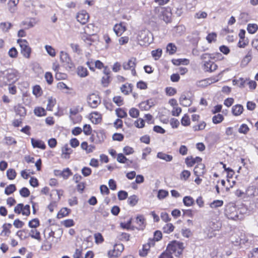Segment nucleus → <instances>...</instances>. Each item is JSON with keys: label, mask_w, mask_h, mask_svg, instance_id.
Returning a JSON list of instances; mask_svg holds the SVG:
<instances>
[{"label": "nucleus", "mask_w": 258, "mask_h": 258, "mask_svg": "<svg viewBox=\"0 0 258 258\" xmlns=\"http://www.w3.org/2000/svg\"><path fill=\"white\" fill-rule=\"evenodd\" d=\"M73 174V172L69 168L64 169L60 173V176L64 179H68L70 176Z\"/></svg>", "instance_id": "58"}, {"label": "nucleus", "mask_w": 258, "mask_h": 258, "mask_svg": "<svg viewBox=\"0 0 258 258\" xmlns=\"http://www.w3.org/2000/svg\"><path fill=\"white\" fill-rule=\"evenodd\" d=\"M206 172V166L202 162L197 164L194 169V174L196 176H204Z\"/></svg>", "instance_id": "13"}, {"label": "nucleus", "mask_w": 258, "mask_h": 258, "mask_svg": "<svg viewBox=\"0 0 258 258\" xmlns=\"http://www.w3.org/2000/svg\"><path fill=\"white\" fill-rule=\"evenodd\" d=\"M4 141L5 144L8 146L15 145L17 144V141L12 137H5L4 138Z\"/></svg>", "instance_id": "53"}, {"label": "nucleus", "mask_w": 258, "mask_h": 258, "mask_svg": "<svg viewBox=\"0 0 258 258\" xmlns=\"http://www.w3.org/2000/svg\"><path fill=\"white\" fill-rule=\"evenodd\" d=\"M60 60L62 62L67 64H69L71 61L69 54L63 51L60 52Z\"/></svg>", "instance_id": "35"}, {"label": "nucleus", "mask_w": 258, "mask_h": 258, "mask_svg": "<svg viewBox=\"0 0 258 258\" xmlns=\"http://www.w3.org/2000/svg\"><path fill=\"white\" fill-rule=\"evenodd\" d=\"M136 223L138 225L137 229L139 230H143L146 226V220L143 215H138L136 218Z\"/></svg>", "instance_id": "24"}, {"label": "nucleus", "mask_w": 258, "mask_h": 258, "mask_svg": "<svg viewBox=\"0 0 258 258\" xmlns=\"http://www.w3.org/2000/svg\"><path fill=\"white\" fill-rule=\"evenodd\" d=\"M14 111L17 115L24 117L26 115V108L21 104H18L14 106Z\"/></svg>", "instance_id": "22"}, {"label": "nucleus", "mask_w": 258, "mask_h": 258, "mask_svg": "<svg viewBox=\"0 0 258 258\" xmlns=\"http://www.w3.org/2000/svg\"><path fill=\"white\" fill-rule=\"evenodd\" d=\"M77 73L78 75L82 78L86 77L89 75L87 68L83 66H79L77 68Z\"/></svg>", "instance_id": "33"}, {"label": "nucleus", "mask_w": 258, "mask_h": 258, "mask_svg": "<svg viewBox=\"0 0 258 258\" xmlns=\"http://www.w3.org/2000/svg\"><path fill=\"white\" fill-rule=\"evenodd\" d=\"M139 201V198L137 196L134 195L128 198L127 203L131 206H135Z\"/></svg>", "instance_id": "46"}, {"label": "nucleus", "mask_w": 258, "mask_h": 258, "mask_svg": "<svg viewBox=\"0 0 258 258\" xmlns=\"http://www.w3.org/2000/svg\"><path fill=\"white\" fill-rule=\"evenodd\" d=\"M16 176L17 172L15 169L10 168L7 171V176L9 180H14L16 177Z\"/></svg>", "instance_id": "52"}, {"label": "nucleus", "mask_w": 258, "mask_h": 258, "mask_svg": "<svg viewBox=\"0 0 258 258\" xmlns=\"http://www.w3.org/2000/svg\"><path fill=\"white\" fill-rule=\"evenodd\" d=\"M129 115L133 118H138L140 115L139 110L135 107H132L129 110Z\"/></svg>", "instance_id": "63"}, {"label": "nucleus", "mask_w": 258, "mask_h": 258, "mask_svg": "<svg viewBox=\"0 0 258 258\" xmlns=\"http://www.w3.org/2000/svg\"><path fill=\"white\" fill-rule=\"evenodd\" d=\"M154 240L148 239V242L143 244L142 249L140 250L139 254L142 256H146L151 247L154 246Z\"/></svg>", "instance_id": "14"}, {"label": "nucleus", "mask_w": 258, "mask_h": 258, "mask_svg": "<svg viewBox=\"0 0 258 258\" xmlns=\"http://www.w3.org/2000/svg\"><path fill=\"white\" fill-rule=\"evenodd\" d=\"M116 115L118 118H124L127 117V113L126 109L124 108H117L115 110Z\"/></svg>", "instance_id": "32"}, {"label": "nucleus", "mask_w": 258, "mask_h": 258, "mask_svg": "<svg viewBox=\"0 0 258 258\" xmlns=\"http://www.w3.org/2000/svg\"><path fill=\"white\" fill-rule=\"evenodd\" d=\"M29 236L38 241H41L42 240L40 232L37 228H31L29 233Z\"/></svg>", "instance_id": "28"}, {"label": "nucleus", "mask_w": 258, "mask_h": 258, "mask_svg": "<svg viewBox=\"0 0 258 258\" xmlns=\"http://www.w3.org/2000/svg\"><path fill=\"white\" fill-rule=\"evenodd\" d=\"M113 102L118 106H122L124 104V99L121 96H115L112 98Z\"/></svg>", "instance_id": "55"}, {"label": "nucleus", "mask_w": 258, "mask_h": 258, "mask_svg": "<svg viewBox=\"0 0 258 258\" xmlns=\"http://www.w3.org/2000/svg\"><path fill=\"white\" fill-rule=\"evenodd\" d=\"M12 225L10 223H5L3 226V230L1 232V235L8 237L10 235L11 233V228H12Z\"/></svg>", "instance_id": "30"}, {"label": "nucleus", "mask_w": 258, "mask_h": 258, "mask_svg": "<svg viewBox=\"0 0 258 258\" xmlns=\"http://www.w3.org/2000/svg\"><path fill=\"white\" fill-rule=\"evenodd\" d=\"M81 147L82 149L85 150L87 154L91 153L94 151L96 147L93 145H88L87 142H83L81 144Z\"/></svg>", "instance_id": "29"}, {"label": "nucleus", "mask_w": 258, "mask_h": 258, "mask_svg": "<svg viewBox=\"0 0 258 258\" xmlns=\"http://www.w3.org/2000/svg\"><path fill=\"white\" fill-rule=\"evenodd\" d=\"M174 228L175 227L172 223H168L163 227L162 230L164 233L169 234L174 231Z\"/></svg>", "instance_id": "40"}, {"label": "nucleus", "mask_w": 258, "mask_h": 258, "mask_svg": "<svg viewBox=\"0 0 258 258\" xmlns=\"http://www.w3.org/2000/svg\"><path fill=\"white\" fill-rule=\"evenodd\" d=\"M56 99L52 97H50L48 99V103L46 106V109L48 111H52L53 108L56 104Z\"/></svg>", "instance_id": "44"}, {"label": "nucleus", "mask_w": 258, "mask_h": 258, "mask_svg": "<svg viewBox=\"0 0 258 258\" xmlns=\"http://www.w3.org/2000/svg\"><path fill=\"white\" fill-rule=\"evenodd\" d=\"M151 54L155 60H158L162 55V50L160 48H158L157 49L152 50L151 51Z\"/></svg>", "instance_id": "60"}, {"label": "nucleus", "mask_w": 258, "mask_h": 258, "mask_svg": "<svg viewBox=\"0 0 258 258\" xmlns=\"http://www.w3.org/2000/svg\"><path fill=\"white\" fill-rule=\"evenodd\" d=\"M206 125V122L204 121H202L197 124L193 125L192 129L195 132L203 131L205 128Z\"/></svg>", "instance_id": "41"}, {"label": "nucleus", "mask_w": 258, "mask_h": 258, "mask_svg": "<svg viewBox=\"0 0 258 258\" xmlns=\"http://www.w3.org/2000/svg\"><path fill=\"white\" fill-rule=\"evenodd\" d=\"M72 210L67 207H63L58 212L56 217L57 219H61L68 216L71 213Z\"/></svg>", "instance_id": "26"}, {"label": "nucleus", "mask_w": 258, "mask_h": 258, "mask_svg": "<svg viewBox=\"0 0 258 258\" xmlns=\"http://www.w3.org/2000/svg\"><path fill=\"white\" fill-rule=\"evenodd\" d=\"M137 64V59L135 57H132L128 60L127 62H124L122 64V67L124 70H130L133 76L137 74L136 67Z\"/></svg>", "instance_id": "9"}, {"label": "nucleus", "mask_w": 258, "mask_h": 258, "mask_svg": "<svg viewBox=\"0 0 258 258\" xmlns=\"http://www.w3.org/2000/svg\"><path fill=\"white\" fill-rule=\"evenodd\" d=\"M90 119L94 124H98L101 122L102 120V115L97 111L92 112L90 114Z\"/></svg>", "instance_id": "20"}, {"label": "nucleus", "mask_w": 258, "mask_h": 258, "mask_svg": "<svg viewBox=\"0 0 258 258\" xmlns=\"http://www.w3.org/2000/svg\"><path fill=\"white\" fill-rule=\"evenodd\" d=\"M245 201H249L254 205L258 204V188L256 186H248L245 190Z\"/></svg>", "instance_id": "2"}, {"label": "nucleus", "mask_w": 258, "mask_h": 258, "mask_svg": "<svg viewBox=\"0 0 258 258\" xmlns=\"http://www.w3.org/2000/svg\"><path fill=\"white\" fill-rule=\"evenodd\" d=\"M167 50L170 54H173L176 52L177 47L174 44L170 43L167 46Z\"/></svg>", "instance_id": "64"}, {"label": "nucleus", "mask_w": 258, "mask_h": 258, "mask_svg": "<svg viewBox=\"0 0 258 258\" xmlns=\"http://www.w3.org/2000/svg\"><path fill=\"white\" fill-rule=\"evenodd\" d=\"M17 190V187L14 184L8 185L5 189V194L8 196L11 195Z\"/></svg>", "instance_id": "47"}, {"label": "nucleus", "mask_w": 258, "mask_h": 258, "mask_svg": "<svg viewBox=\"0 0 258 258\" xmlns=\"http://www.w3.org/2000/svg\"><path fill=\"white\" fill-rule=\"evenodd\" d=\"M202 158L200 157H194L192 156H188L185 158V163L187 167H191L195 164H198L200 162H202Z\"/></svg>", "instance_id": "12"}, {"label": "nucleus", "mask_w": 258, "mask_h": 258, "mask_svg": "<svg viewBox=\"0 0 258 258\" xmlns=\"http://www.w3.org/2000/svg\"><path fill=\"white\" fill-rule=\"evenodd\" d=\"M212 82L210 79H206L199 81L197 82V86L200 87L205 88L209 86Z\"/></svg>", "instance_id": "56"}, {"label": "nucleus", "mask_w": 258, "mask_h": 258, "mask_svg": "<svg viewBox=\"0 0 258 258\" xmlns=\"http://www.w3.org/2000/svg\"><path fill=\"white\" fill-rule=\"evenodd\" d=\"M20 0H9L7 3V8L11 13H15L18 10V5Z\"/></svg>", "instance_id": "19"}, {"label": "nucleus", "mask_w": 258, "mask_h": 258, "mask_svg": "<svg viewBox=\"0 0 258 258\" xmlns=\"http://www.w3.org/2000/svg\"><path fill=\"white\" fill-rule=\"evenodd\" d=\"M31 142L32 146L34 148H39L41 150H45L46 148L45 143L41 140L31 138Z\"/></svg>", "instance_id": "21"}, {"label": "nucleus", "mask_w": 258, "mask_h": 258, "mask_svg": "<svg viewBox=\"0 0 258 258\" xmlns=\"http://www.w3.org/2000/svg\"><path fill=\"white\" fill-rule=\"evenodd\" d=\"M81 39L88 45H91L93 42V40L92 38V36L93 35H86L85 34H80Z\"/></svg>", "instance_id": "39"}, {"label": "nucleus", "mask_w": 258, "mask_h": 258, "mask_svg": "<svg viewBox=\"0 0 258 258\" xmlns=\"http://www.w3.org/2000/svg\"><path fill=\"white\" fill-rule=\"evenodd\" d=\"M154 12L166 23L171 21L172 13L170 7H156L154 9Z\"/></svg>", "instance_id": "3"}, {"label": "nucleus", "mask_w": 258, "mask_h": 258, "mask_svg": "<svg viewBox=\"0 0 258 258\" xmlns=\"http://www.w3.org/2000/svg\"><path fill=\"white\" fill-rule=\"evenodd\" d=\"M166 248L171 254H174L176 256H179L182 254L184 247L182 242L173 241L168 244Z\"/></svg>", "instance_id": "5"}, {"label": "nucleus", "mask_w": 258, "mask_h": 258, "mask_svg": "<svg viewBox=\"0 0 258 258\" xmlns=\"http://www.w3.org/2000/svg\"><path fill=\"white\" fill-rule=\"evenodd\" d=\"M183 203L184 206L186 207H190L194 205L195 201L191 197L185 196L183 198Z\"/></svg>", "instance_id": "43"}, {"label": "nucleus", "mask_w": 258, "mask_h": 258, "mask_svg": "<svg viewBox=\"0 0 258 258\" xmlns=\"http://www.w3.org/2000/svg\"><path fill=\"white\" fill-rule=\"evenodd\" d=\"M224 214L229 219L234 221L239 219L237 208L233 203H228L225 206Z\"/></svg>", "instance_id": "4"}, {"label": "nucleus", "mask_w": 258, "mask_h": 258, "mask_svg": "<svg viewBox=\"0 0 258 258\" xmlns=\"http://www.w3.org/2000/svg\"><path fill=\"white\" fill-rule=\"evenodd\" d=\"M110 73L108 67H106L105 70L103 71V73L105 76H103L101 79V84L104 87H108L110 83Z\"/></svg>", "instance_id": "15"}, {"label": "nucleus", "mask_w": 258, "mask_h": 258, "mask_svg": "<svg viewBox=\"0 0 258 258\" xmlns=\"http://www.w3.org/2000/svg\"><path fill=\"white\" fill-rule=\"evenodd\" d=\"M89 15L85 10L79 11L76 15V19L82 25L86 24L89 20Z\"/></svg>", "instance_id": "11"}, {"label": "nucleus", "mask_w": 258, "mask_h": 258, "mask_svg": "<svg viewBox=\"0 0 258 258\" xmlns=\"http://www.w3.org/2000/svg\"><path fill=\"white\" fill-rule=\"evenodd\" d=\"M12 27V24L10 22H2L0 23V29L5 32L9 31Z\"/></svg>", "instance_id": "50"}, {"label": "nucleus", "mask_w": 258, "mask_h": 258, "mask_svg": "<svg viewBox=\"0 0 258 258\" xmlns=\"http://www.w3.org/2000/svg\"><path fill=\"white\" fill-rule=\"evenodd\" d=\"M249 91H253L257 87V83L255 80H251L249 78H247V84Z\"/></svg>", "instance_id": "42"}, {"label": "nucleus", "mask_w": 258, "mask_h": 258, "mask_svg": "<svg viewBox=\"0 0 258 258\" xmlns=\"http://www.w3.org/2000/svg\"><path fill=\"white\" fill-rule=\"evenodd\" d=\"M244 111L243 106L239 104L233 105L231 109V112L235 116H240Z\"/></svg>", "instance_id": "23"}, {"label": "nucleus", "mask_w": 258, "mask_h": 258, "mask_svg": "<svg viewBox=\"0 0 258 258\" xmlns=\"http://www.w3.org/2000/svg\"><path fill=\"white\" fill-rule=\"evenodd\" d=\"M181 123L184 126H187L190 124V119L188 114L183 115L181 119Z\"/></svg>", "instance_id": "54"}, {"label": "nucleus", "mask_w": 258, "mask_h": 258, "mask_svg": "<svg viewBox=\"0 0 258 258\" xmlns=\"http://www.w3.org/2000/svg\"><path fill=\"white\" fill-rule=\"evenodd\" d=\"M162 238V232L159 230H156L154 232V237L153 238H149V240H154V244L156 241L160 240Z\"/></svg>", "instance_id": "61"}, {"label": "nucleus", "mask_w": 258, "mask_h": 258, "mask_svg": "<svg viewBox=\"0 0 258 258\" xmlns=\"http://www.w3.org/2000/svg\"><path fill=\"white\" fill-rule=\"evenodd\" d=\"M14 212L17 215H20L26 217L30 215V206L29 205H24L22 203L18 204L14 208Z\"/></svg>", "instance_id": "8"}, {"label": "nucleus", "mask_w": 258, "mask_h": 258, "mask_svg": "<svg viewBox=\"0 0 258 258\" xmlns=\"http://www.w3.org/2000/svg\"><path fill=\"white\" fill-rule=\"evenodd\" d=\"M17 42L20 47V52L22 55L26 58H29L31 56L32 49L28 42L26 39H18Z\"/></svg>", "instance_id": "6"}, {"label": "nucleus", "mask_w": 258, "mask_h": 258, "mask_svg": "<svg viewBox=\"0 0 258 258\" xmlns=\"http://www.w3.org/2000/svg\"><path fill=\"white\" fill-rule=\"evenodd\" d=\"M134 86L132 84L126 83L122 84L120 87V90L121 92L124 95H128L132 93Z\"/></svg>", "instance_id": "16"}, {"label": "nucleus", "mask_w": 258, "mask_h": 258, "mask_svg": "<svg viewBox=\"0 0 258 258\" xmlns=\"http://www.w3.org/2000/svg\"><path fill=\"white\" fill-rule=\"evenodd\" d=\"M157 157L166 162H170L173 160V156L163 152H159L157 154Z\"/></svg>", "instance_id": "31"}, {"label": "nucleus", "mask_w": 258, "mask_h": 258, "mask_svg": "<svg viewBox=\"0 0 258 258\" xmlns=\"http://www.w3.org/2000/svg\"><path fill=\"white\" fill-rule=\"evenodd\" d=\"M34 113L35 115L41 117L46 115V111L44 108L42 107H36L34 109Z\"/></svg>", "instance_id": "37"}, {"label": "nucleus", "mask_w": 258, "mask_h": 258, "mask_svg": "<svg viewBox=\"0 0 258 258\" xmlns=\"http://www.w3.org/2000/svg\"><path fill=\"white\" fill-rule=\"evenodd\" d=\"M87 102L90 107L96 108L101 102V98L95 94H92L87 97Z\"/></svg>", "instance_id": "10"}, {"label": "nucleus", "mask_w": 258, "mask_h": 258, "mask_svg": "<svg viewBox=\"0 0 258 258\" xmlns=\"http://www.w3.org/2000/svg\"><path fill=\"white\" fill-rule=\"evenodd\" d=\"M116 160L120 163H125L130 162L131 164H132L133 163L132 161L128 160L122 153H119L117 155Z\"/></svg>", "instance_id": "48"}, {"label": "nucleus", "mask_w": 258, "mask_h": 258, "mask_svg": "<svg viewBox=\"0 0 258 258\" xmlns=\"http://www.w3.org/2000/svg\"><path fill=\"white\" fill-rule=\"evenodd\" d=\"M70 118L73 121L74 124L79 123L82 120V116L80 114H77L76 115H70Z\"/></svg>", "instance_id": "57"}, {"label": "nucleus", "mask_w": 258, "mask_h": 258, "mask_svg": "<svg viewBox=\"0 0 258 258\" xmlns=\"http://www.w3.org/2000/svg\"><path fill=\"white\" fill-rule=\"evenodd\" d=\"M18 72L15 70H10L8 71L6 77L10 82H15L17 80Z\"/></svg>", "instance_id": "25"}, {"label": "nucleus", "mask_w": 258, "mask_h": 258, "mask_svg": "<svg viewBox=\"0 0 258 258\" xmlns=\"http://www.w3.org/2000/svg\"><path fill=\"white\" fill-rule=\"evenodd\" d=\"M28 225L30 228H37L40 225V222L38 218H35L28 222Z\"/></svg>", "instance_id": "36"}, {"label": "nucleus", "mask_w": 258, "mask_h": 258, "mask_svg": "<svg viewBox=\"0 0 258 258\" xmlns=\"http://www.w3.org/2000/svg\"><path fill=\"white\" fill-rule=\"evenodd\" d=\"M83 108L80 105H76L72 107L70 109V115H76L79 114L80 112L82 111Z\"/></svg>", "instance_id": "38"}, {"label": "nucleus", "mask_w": 258, "mask_h": 258, "mask_svg": "<svg viewBox=\"0 0 258 258\" xmlns=\"http://www.w3.org/2000/svg\"><path fill=\"white\" fill-rule=\"evenodd\" d=\"M137 38L141 45H147L150 43L149 38L146 37V32L145 30L139 31Z\"/></svg>", "instance_id": "17"}, {"label": "nucleus", "mask_w": 258, "mask_h": 258, "mask_svg": "<svg viewBox=\"0 0 258 258\" xmlns=\"http://www.w3.org/2000/svg\"><path fill=\"white\" fill-rule=\"evenodd\" d=\"M72 152V149L69 147L68 144H66L62 147L61 156L63 158L69 159L70 157V155Z\"/></svg>", "instance_id": "27"}, {"label": "nucleus", "mask_w": 258, "mask_h": 258, "mask_svg": "<svg viewBox=\"0 0 258 258\" xmlns=\"http://www.w3.org/2000/svg\"><path fill=\"white\" fill-rule=\"evenodd\" d=\"M124 247L122 243H116L113 245V248L107 252V256L109 258H117L119 257Z\"/></svg>", "instance_id": "7"}, {"label": "nucleus", "mask_w": 258, "mask_h": 258, "mask_svg": "<svg viewBox=\"0 0 258 258\" xmlns=\"http://www.w3.org/2000/svg\"><path fill=\"white\" fill-rule=\"evenodd\" d=\"M32 93L36 97H39L43 94V90L39 85H36L32 88Z\"/></svg>", "instance_id": "34"}, {"label": "nucleus", "mask_w": 258, "mask_h": 258, "mask_svg": "<svg viewBox=\"0 0 258 258\" xmlns=\"http://www.w3.org/2000/svg\"><path fill=\"white\" fill-rule=\"evenodd\" d=\"M221 56L220 53L215 54L205 53L201 56L203 60L202 68L205 72L212 73L218 69V65L213 61Z\"/></svg>", "instance_id": "1"}, {"label": "nucleus", "mask_w": 258, "mask_h": 258, "mask_svg": "<svg viewBox=\"0 0 258 258\" xmlns=\"http://www.w3.org/2000/svg\"><path fill=\"white\" fill-rule=\"evenodd\" d=\"M75 222L72 219H66L61 222V226L65 228H69L73 227L75 225Z\"/></svg>", "instance_id": "45"}, {"label": "nucleus", "mask_w": 258, "mask_h": 258, "mask_svg": "<svg viewBox=\"0 0 258 258\" xmlns=\"http://www.w3.org/2000/svg\"><path fill=\"white\" fill-rule=\"evenodd\" d=\"M123 22L116 24L113 27V31L117 36H120L126 30V27Z\"/></svg>", "instance_id": "18"}, {"label": "nucleus", "mask_w": 258, "mask_h": 258, "mask_svg": "<svg viewBox=\"0 0 258 258\" xmlns=\"http://www.w3.org/2000/svg\"><path fill=\"white\" fill-rule=\"evenodd\" d=\"M224 119L223 115L221 114L218 113L212 117V122L214 124H218L222 122Z\"/></svg>", "instance_id": "51"}, {"label": "nucleus", "mask_w": 258, "mask_h": 258, "mask_svg": "<svg viewBox=\"0 0 258 258\" xmlns=\"http://www.w3.org/2000/svg\"><path fill=\"white\" fill-rule=\"evenodd\" d=\"M94 237L95 239V242L96 244H101L104 241V239L102 235L99 232L95 233Z\"/></svg>", "instance_id": "62"}, {"label": "nucleus", "mask_w": 258, "mask_h": 258, "mask_svg": "<svg viewBox=\"0 0 258 258\" xmlns=\"http://www.w3.org/2000/svg\"><path fill=\"white\" fill-rule=\"evenodd\" d=\"M258 30V25L256 24H248L247 27V30L249 34H254Z\"/></svg>", "instance_id": "49"}, {"label": "nucleus", "mask_w": 258, "mask_h": 258, "mask_svg": "<svg viewBox=\"0 0 258 258\" xmlns=\"http://www.w3.org/2000/svg\"><path fill=\"white\" fill-rule=\"evenodd\" d=\"M191 175L189 170H183L180 174V179L182 180H187Z\"/></svg>", "instance_id": "59"}]
</instances>
